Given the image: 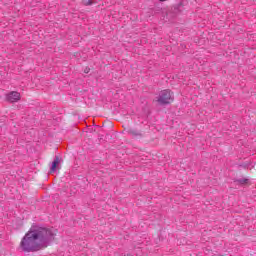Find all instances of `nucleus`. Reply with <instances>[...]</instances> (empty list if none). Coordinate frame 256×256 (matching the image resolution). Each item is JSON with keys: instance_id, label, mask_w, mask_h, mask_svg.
Instances as JSON below:
<instances>
[{"instance_id": "obj_1", "label": "nucleus", "mask_w": 256, "mask_h": 256, "mask_svg": "<svg viewBox=\"0 0 256 256\" xmlns=\"http://www.w3.org/2000/svg\"><path fill=\"white\" fill-rule=\"evenodd\" d=\"M56 236L57 232L54 229L33 224L21 239L19 250L22 253H37L49 247L55 241Z\"/></svg>"}, {"instance_id": "obj_2", "label": "nucleus", "mask_w": 256, "mask_h": 256, "mask_svg": "<svg viewBox=\"0 0 256 256\" xmlns=\"http://www.w3.org/2000/svg\"><path fill=\"white\" fill-rule=\"evenodd\" d=\"M174 99L175 97L173 96V92H171L169 89H166L159 93L156 101L159 103V105H169L170 103H173Z\"/></svg>"}, {"instance_id": "obj_3", "label": "nucleus", "mask_w": 256, "mask_h": 256, "mask_svg": "<svg viewBox=\"0 0 256 256\" xmlns=\"http://www.w3.org/2000/svg\"><path fill=\"white\" fill-rule=\"evenodd\" d=\"M6 101H8V103H17V101H21V93L12 91L6 94Z\"/></svg>"}, {"instance_id": "obj_4", "label": "nucleus", "mask_w": 256, "mask_h": 256, "mask_svg": "<svg viewBox=\"0 0 256 256\" xmlns=\"http://www.w3.org/2000/svg\"><path fill=\"white\" fill-rule=\"evenodd\" d=\"M58 164H59V156H55V158L52 162V166L50 168L51 173H55V171H57Z\"/></svg>"}, {"instance_id": "obj_5", "label": "nucleus", "mask_w": 256, "mask_h": 256, "mask_svg": "<svg viewBox=\"0 0 256 256\" xmlns=\"http://www.w3.org/2000/svg\"><path fill=\"white\" fill-rule=\"evenodd\" d=\"M128 134L132 135V137H141V132H139V130L136 129H130L128 130Z\"/></svg>"}, {"instance_id": "obj_6", "label": "nucleus", "mask_w": 256, "mask_h": 256, "mask_svg": "<svg viewBox=\"0 0 256 256\" xmlns=\"http://www.w3.org/2000/svg\"><path fill=\"white\" fill-rule=\"evenodd\" d=\"M234 183H237V185H247V183H249V179L247 178L236 179L234 180Z\"/></svg>"}, {"instance_id": "obj_7", "label": "nucleus", "mask_w": 256, "mask_h": 256, "mask_svg": "<svg viewBox=\"0 0 256 256\" xmlns=\"http://www.w3.org/2000/svg\"><path fill=\"white\" fill-rule=\"evenodd\" d=\"M82 3L85 6L93 5V2L91 0H82Z\"/></svg>"}, {"instance_id": "obj_8", "label": "nucleus", "mask_w": 256, "mask_h": 256, "mask_svg": "<svg viewBox=\"0 0 256 256\" xmlns=\"http://www.w3.org/2000/svg\"><path fill=\"white\" fill-rule=\"evenodd\" d=\"M89 71H90V69H89V68H86V69L84 70V73H89Z\"/></svg>"}, {"instance_id": "obj_9", "label": "nucleus", "mask_w": 256, "mask_h": 256, "mask_svg": "<svg viewBox=\"0 0 256 256\" xmlns=\"http://www.w3.org/2000/svg\"><path fill=\"white\" fill-rule=\"evenodd\" d=\"M159 1H167V0H159Z\"/></svg>"}]
</instances>
